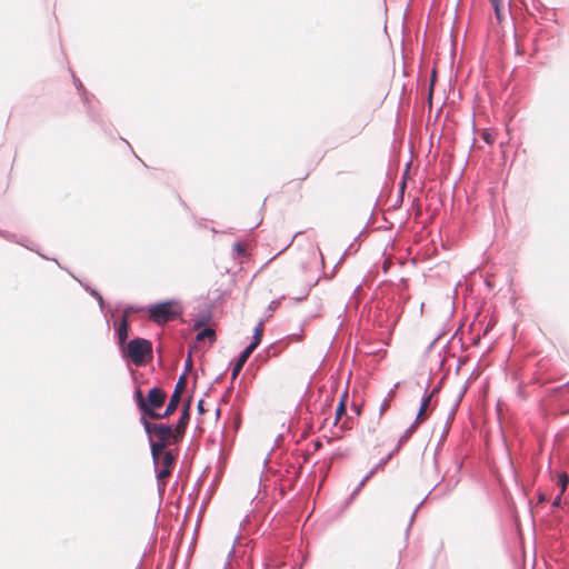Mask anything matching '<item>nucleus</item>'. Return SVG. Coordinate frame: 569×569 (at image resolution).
<instances>
[{
  "instance_id": "nucleus-16",
  "label": "nucleus",
  "mask_w": 569,
  "mask_h": 569,
  "mask_svg": "<svg viewBox=\"0 0 569 569\" xmlns=\"http://www.w3.org/2000/svg\"><path fill=\"white\" fill-rule=\"evenodd\" d=\"M254 345H249L242 352L241 355L239 356L237 362L241 363V365H246L248 358L251 356V353L254 351Z\"/></svg>"
},
{
  "instance_id": "nucleus-18",
  "label": "nucleus",
  "mask_w": 569,
  "mask_h": 569,
  "mask_svg": "<svg viewBox=\"0 0 569 569\" xmlns=\"http://www.w3.org/2000/svg\"><path fill=\"white\" fill-rule=\"evenodd\" d=\"M481 139L488 144H493L496 141V134L489 130H483L481 132Z\"/></svg>"
},
{
  "instance_id": "nucleus-8",
  "label": "nucleus",
  "mask_w": 569,
  "mask_h": 569,
  "mask_svg": "<svg viewBox=\"0 0 569 569\" xmlns=\"http://www.w3.org/2000/svg\"><path fill=\"white\" fill-rule=\"evenodd\" d=\"M180 400H181L180 396L172 393L164 412L161 413V419L170 417L177 410V408L180 403Z\"/></svg>"
},
{
  "instance_id": "nucleus-15",
  "label": "nucleus",
  "mask_w": 569,
  "mask_h": 569,
  "mask_svg": "<svg viewBox=\"0 0 569 569\" xmlns=\"http://www.w3.org/2000/svg\"><path fill=\"white\" fill-rule=\"evenodd\" d=\"M254 345H249L242 352L241 355L239 356L237 362L241 363V365H246L248 358L251 356V353L254 351Z\"/></svg>"
},
{
  "instance_id": "nucleus-20",
  "label": "nucleus",
  "mask_w": 569,
  "mask_h": 569,
  "mask_svg": "<svg viewBox=\"0 0 569 569\" xmlns=\"http://www.w3.org/2000/svg\"><path fill=\"white\" fill-rule=\"evenodd\" d=\"M232 248L233 251H236L239 256H244L247 252L244 244H242L241 242H236Z\"/></svg>"
},
{
  "instance_id": "nucleus-13",
  "label": "nucleus",
  "mask_w": 569,
  "mask_h": 569,
  "mask_svg": "<svg viewBox=\"0 0 569 569\" xmlns=\"http://www.w3.org/2000/svg\"><path fill=\"white\" fill-rule=\"evenodd\" d=\"M346 398L347 396L345 395L336 409V425H338L341 421L342 417L346 415Z\"/></svg>"
},
{
  "instance_id": "nucleus-21",
  "label": "nucleus",
  "mask_w": 569,
  "mask_h": 569,
  "mask_svg": "<svg viewBox=\"0 0 569 569\" xmlns=\"http://www.w3.org/2000/svg\"><path fill=\"white\" fill-rule=\"evenodd\" d=\"M243 368V365L239 363V362H236L233 368H232V372H231V379L234 380L239 373L241 372Z\"/></svg>"
},
{
  "instance_id": "nucleus-26",
  "label": "nucleus",
  "mask_w": 569,
  "mask_h": 569,
  "mask_svg": "<svg viewBox=\"0 0 569 569\" xmlns=\"http://www.w3.org/2000/svg\"><path fill=\"white\" fill-rule=\"evenodd\" d=\"M492 6L505 4V0H491Z\"/></svg>"
},
{
  "instance_id": "nucleus-10",
  "label": "nucleus",
  "mask_w": 569,
  "mask_h": 569,
  "mask_svg": "<svg viewBox=\"0 0 569 569\" xmlns=\"http://www.w3.org/2000/svg\"><path fill=\"white\" fill-rule=\"evenodd\" d=\"M263 331H264V323L261 320L253 329L252 342L250 345H254V348H257L260 345L262 336H263Z\"/></svg>"
},
{
  "instance_id": "nucleus-11",
  "label": "nucleus",
  "mask_w": 569,
  "mask_h": 569,
  "mask_svg": "<svg viewBox=\"0 0 569 569\" xmlns=\"http://www.w3.org/2000/svg\"><path fill=\"white\" fill-rule=\"evenodd\" d=\"M209 340V343L212 345L216 341V332L211 328H204L197 335V341Z\"/></svg>"
},
{
  "instance_id": "nucleus-28",
  "label": "nucleus",
  "mask_w": 569,
  "mask_h": 569,
  "mask_svg": "<svg viewBox=\"0 0 569 569\" xmlns=\"http://www.w3.org/2000/svg\"><path fill=\"white\" fill-rule=\"evenodd\" d=\"M433 81H435V76H433V77H432V79H431V83H430V93L432 92Z\"/></svg>"
},
{
  "instance_id": "nucleus-14",
  "label": "nucleus",
  "mask_w": 569,
  "mask_h": 569,
  "mask_svg": "<svg viewBox=\"0 0 569 569\" xmlns=\"http://www.w3.org/2000/svg\"><path fill=\"white\" fill-rule=\"evenodd\" d=\"M187 387V376L181 375L176 383L173 395L180 396L183 393Z\"/></svg>"
},
{
  "instance_id": "nucleus-30",
  "label": "nucleus",
  "mask_w": 569,
  "mask_h": 569,
  "mask_svg": "<svg viewBox=\"0 0 569 569\" xmlns=\"http://www.w3.org/2000/svg\"><path fill=\"white\" fill-rule=\"evenodd\" d=\"M309 176V173H306L305 177L302 178V180L307 179Z\"/></svg>"
},
{
  "instance_id": "nucleus-25",
  "label": "nucleus",
  "mask_w": 569,
  "mask_h": 569,
  "mask_svg": "<svg viewBox=\"0 0 569 569\" xmlns=\"http://www.w3.org/2000/svg\"><path fill=\"white\" fill-rule=\"evenodd\" d=\"M340 428L343 429V430H347V429H351V426L347 421H343L341 423Z\"/></svg>"
},
{
  "instance_id": "nucleus-29",
  "label": "nucleus",
  "mask_w": 569,
  "mask_h": 569,
  "mask_svg": "<svg viewBox=\"0 0 569 569\" xmlns=\"http://www.w3.org/2000/svg\"><path fill=\"white\" fill-rule=\"evenodd\" d=\"M186 366L191 367V358H188V361L186 362Z\"/></svg>"
},
{
  "instance_id": "nucleus-4",
  "label": "nucleus",
  "mask_w": 569,
  "mask_h": 569,
  "mask_svg": "<svg viewBox=\"0 0 569 569\" xmlns=\"http://www.w3.org/2000/svg\"><path fill=\"white\" fill-rule=\"evenodd\" d=\"M124 352L136 366H142L147 358H151L152 343L147 339L136 338L127 345Z\"/></svg>"
},
{
  "instance_id": "nucleus-9",
  "label": "nucleus",
  "mask_w": 569,
  "mask_h": 569,
  "mask_svg": "<svg viewBox=\"0 0 569 569\" xmlns=\"http://www.w3.org/2000/svg\"><path fill=\"white\" fill-rule=\"evenodd\" d=\"M430 401H431V395L423 398L421 407H420L417 418H416L417 425L421 423L422 421H425L428 418L427 409L430 405Z\"/></svg>"
},
{
  "instance_id": "nucleus-1",
  "label": "nucleus",
  "mask_w": 569,
  "mask_h": 569,
  "mask_svg": "<svg viewBox=\"0 0 569 569\" xmlns=\"http://www.w3.org/2000/svg\"><path fill=\"white\" fill-rule=\"evenodd\" d=\"M140 421L150 439L151 456H157L158 452L167 450L168 446L182 440L176 439V430L169 425L153 423L144 417Z\"/></svg>"
},
{
  "instance_id": "nucleus-17",
  "label": "nucleus",
  "mask_w": 569,
  "mask_h": 569,
  "mask_svg": "<svg viewBox=\"0 0 569 569\" xmlns=\"http://www.w3.org/2000/svg\"><path fill=\"white\" fill-rule=\"evenodd\" d=\"M134 399H136L138 408L142 412V409L146 407V397H143L142 391L140 389L136 390Z\"/></svg>"
},
{
  "instance_id": "nucleus-7",
  "label": "nucleus",
  "mask_w": 569,
  "mask_h": 569,
  "mask_svg": "<svg viewBox=\"0 0 569 569\" xmlns=\"http://www.w3.org/2000/svg\"><path fill=\"white\" fill-rule=\"evenodd\" d=\"M117 332H118L119 343L123 345L126 342V340L128 339V335H129V322H128L127 315H123L121 317V319L118 323V327H117Z\"/></svg>"
},
{
  "instance_id": "nucleus-6",
  "label": "nucleus",
  "mask_w": 569,
  "mask_h": 569,
  "mask_svg": "<svg viewBox=\"0 0 569 569\" xmlns=\"http://www.w3.org/2000/svg\"><path fill=\"white\" fill-rule=\"evenodd\" d=\"M190 420V401H188L183 406L182 413L180 416V419L178 420L177 425L174 426L176 430V439H182L187 429V426Z\"/></svg>"
},
{
  "instance_id": "nucleus-2",
  "label": "nucleus",
  "mask_w": 569,
  "mask_h": 569,
  "mask_svg": "<svg viewBox=\"0 0 569 569\" xmlns=\"http://www.w3.org/2000/svg\"><path fill=\"white\" fill-rule=\"evenodd\" d=\"M181 312L182 309L178 302L164 301L149 308V318L158 325H164L177 319Z\"/></svg>"
},
{
  "instance_id": "nucleus-19",
  "label": "nucleus",
  "mask_w": 569,
  "mask_h": 569,
  "mask_svg": "<svg viewBox=\"0 0 569 569\" xmlns=\"http://www.w3.org/2000/svg\"><path fill=\"white\" fill-rule=\"evenodd\" d=\"M493 9H495V14H496V18L498 20V22H502L503 20V13H502V10H503V4H496V6H492Z\"/></svg>"
},
{
  "instance_id": "nucleus-3",
  "label": "nucleus",
  "mask_w": 569,
  "mask_h": 569,
  "mask_svg": "<svg viewBox=\"0 0 569 569\" xmlns=\"http://www.w3.org/2000/svg\"><path fill=\"white\" fill-rule=\"evenodd\" d=\"M152 459L156 468H159L157 473L158 488L163 492L166 480L171 476L177 458L171 450H163L158 452L157 456H152Z\"/></svg>"
},
{
  "instance_id": "nucleus-12",
  "label": "nucleus",
  "mask_w": 569,
  "mask_h": 569,
  "mask_svg": "<svg viewBox=\"0 0 569 569\" xmlns=\"http://www.w3.org/2000/svg\"><path fill=\"white\" fill-rule=\"evenodd\" d=\"M568 482H569V477H568L567 472L563 471V472L558 473L557 486L560 488V496H562L565 493V491L567 490Z\"/></svg>"
},
{
  "instance_id": "nucleus-5",
  "label": "nucleus",
  "mask_w": 569,
  "mask_h": 569,
  "mask_svg": "<svg viewBox=\"0 0 569 569\" xmlns=\"http://www.w3.org/2000/svg\"><path fill=\"white\" fill-rule=\"evenodd\" d=\"M167 399V393L158 387L151 388L146 397V407L142 409V417L150 419H161V413L157 410L160 409Z\"/></svg>"
},
{
  "instance_id": "nucleus-23",
  "label": "nucleus",
  "mask_w": 569,
  "mask_h": 569,
  "mask_svg": "<svg viewBox=\"0 0 569 569\" xmlns=\"http://www.w3.org/2000/svg\"><path fill=\"white\" fill-rule=\"evenodd\" d=\"M561 497L560 493L555 498L553 502H552V506L553 507H559L560 503H561Z\"/></svg>"
},
{
  "instance_id": "nucleus-27",
  "label": "nucleus",
  "mask_w": 569,
  "mask_h": 569,
  "mask_svg": "<svg viewBox=\"0 0 569 569\" xmlns=\"http://www.w3.org/2000/svg\"><path fill=\"white\" fill-rule=\"evenodd\" d=\"M538 500H539V502H545L547 500V497L543 493H540L538 496Z\"/></svg>"
},
{
  "instance_id": "nucleus-22",
  "label": "nucleus",
  "mask_w": 569,
  "mask_h": 569,
  "mask_svg": "<svg viewBox=\"0 0 569 569\" xmlns=\"http://www.w3.org/2000/svg\"><path fill=\"white\" fill-rule=\"evenodd\" d=\"M203 405H204V401H203V400H200V401L198 402L197 409H198L199 413H203V412H204V407H203Z\"/></svg>"
},
{
  "instance_id": "nucleus-24",
  "label": "nucleus",
  "mask_w": 569,
  "mask_h": 569,
  "mask_svg": "<svg viewBox=\"0 0 569 569\" xmlns=\"http://www.w3.org/2000/svg\"><path fill=\"white\" fill-rule=\"evenodd\" d=\"M389 408V402L385 401L380 407V415H382Z\"/></svg>"
}]
</instances>
